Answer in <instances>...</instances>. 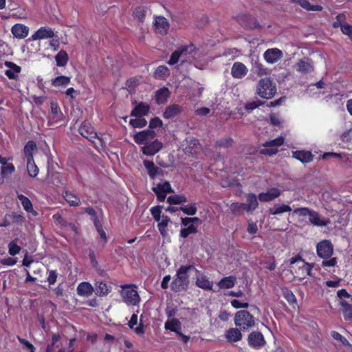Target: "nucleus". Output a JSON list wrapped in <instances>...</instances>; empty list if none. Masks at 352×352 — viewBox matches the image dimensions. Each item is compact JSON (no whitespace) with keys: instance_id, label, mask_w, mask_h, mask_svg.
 <instances>
[{"instance_id":"obj_1","label":"nucleus","mask_w":352,"mask_h":352,"mask_svg":"<svg viewBox=\"0 0 352 352\" xmlns=\"http://www.w3.org/2000/svg\"><path fill=\"white\" fill-rule=\"evenodd\" d=\"M195 270L199 274L200 272L195 268L193 265H181L177 270L175 278L170 283V288L175 292L186 291L189 285V271Z\"/></svg>"},{"instance_id":"obj_2","label":"nucleus","mask_w":352,"mask_h":352,"mask_svg":"<svg viewBox=\"0 0 352 352\" xmlns=\"http://www.w3.org/2000/svg\"><path fill=\"white\" fill-rule=\"evenodd\" d=\"M276 92V85L269 78H261L256 87L257 94L265 99H270L274 97Z\"/></svg>"},{"instance_id":"obj_3","label":"nucleus","mask_w":352,"mask_h":352,"mask_svg":"<svg viewBox=\"0 0 352 352\" xmlns=\"http://www.w3.org/2000/svg\"><path fill=\"white\" fill-rule=\"evenodd\" d=\"M234 324L242 331H247L255 325L254 316L246 310H240L235 314Z\"/></svg>"},{"instance_id":"obj_4","label":"nucleus","mask_w":352,"mask_h":352,"mask_svg":"<svg viewBox=\"0 0 352 352\" xmlns=\"http://www.w3.org/2000/svg\"><path fill=\"white\" fill-rule=\"evenodd\" d=\"M121 296L124 302L129 305H137L140 300L138 292L130 285L122 287Z\"/></svg>"},{"instance_id":"obj_5","label":"nucleus","mask_w":352,"mask_h":352,"mask_svg":"<svg viewBox=\"0 0 352 352\" xmlns=\"http://www.w3.org/2000/svg\"><path fill=\"white\" fill-rule=\"evenodd\" d=\"M316 252L319 257L323 259L330 258L333 253V245L329 240H322L318 243Z\"/></svg>"},{"instance_id":"obj_6","label":"nucleus","mask_w":352,"mask_h":352,"mask_svg":"<svg viewBox=\"0 0 352 352\" xmlns=\"http://www.w3.org/2000/svg\"><path fill=\"white\" fill-rule=\"evenodd\" d=\"M239 23L246 29H262L256 19L248 14H243L238 16Z\"/></svg>"},{"instance_id":"obj_7","label":"nucleus","mask_w":352,"mask_h":352,"mask_svg":"<svg viewBox=\"0 0 352 352\" xmlns=\"http://www.w3.org/2000/svg\"><path fill=\"white\" fill-rule=\"evenodd\" d=\"M156 136V133L153 130H144L137 133L133 135V140L138 144H147L150 140H152Z\"/></svg>"},{"instance_id":"obj_8","label":"nucleus","mask_w":352,"mask_h":352,"mask_svg":"<svg viewBox=\"0 0 352 352\" xmlns=\"http://www.w3.org/2000/svg\"><path fill=\"white\" fill-rule=\"evenodd\" d=\"M248 344L254 349L263 346L265 344L263 335L259 331H252L248 338Z\"/></svg>"},{"instance_id":"obj_9","label":"nucleus","mask_w":352,"mask_h":352,"mask_svg":"<svg viewBox=\"0 0 352 352\" xmlns=\"http://www.w3.org/2000/svg\"><path fill=\"white\" fill-rule=\"evenodd\" d=\"M79 133L89 141H94L97 137L94 127L87 122H83L79 127Z\"/></svg>"},{"instance_id":"obj_10","label":"nucleus","mask_w":352,"mask_h":352,"mask_svg":"<svg viewBox=\"0 0 352 352\" xmlns=\"http://www.w3.org/2000/svg\"><path fill=\"white\" fill-rule=\"evenodd\" d=\"M162 143L158 140H155L151 142L147 143L142 147V152L146 155H153L157 153L162 148Z\"/></svg>"},{"instance_id":"obj_11","label":"nucleus","mask_w":352,"mask_h":352,"mask_svg":"<svg viewBox=\"0 0 352 352\" xmlns=\"http://www.w3.org/2000/svg\"><path fill=\"white\" fill-rule=\"evenodd\" d=\"M296 69L304 74L312 72L314 71L312 60L307 57H304L297 63Z\"/></svg>"},{"instance_id":"obj_12","label":"nucleus","mask_w":352,"mask_h":352,"mask_svg":"<svg viewBox=\"0 0 352 352\" xmlns=\"http://www.w3.org/2000/svg\"><path fill=\"white\" fill-rule=\"evenodd\" d=\"M247 67L241 62H235L231 69V74L234 78H242L248 74Z\"/></svg>"},{"instance_id":"obj_13","label":"nucleus","mask_w":352,"mask_h":352,"mask_svg":"<svg viewBox=\"0 0 352 352\" xmlns=\"http://www.w3.org/2000/svg\"><path fill=\"white\" fill-rule=\"evenodd\" d=\"M183 111V108L177 104L168 105L165 109L163 116L165 119H174L179 116Z\"/></svg>"},{"instance_id":"obj_14","label":"nucleus","mask_w":352,"mask_h":352,"mask_svg":"<svg viewBox=\"0 0 352 352\" xmlns=\"http://www.w3.org/2000/svg\"><path fill=\"white\" fill-rule=\"evenodd\" d=\"M281 194L278 188H273L267 192H261L258 195V199L262 202H269L278 197Z\"/></svg>"},{"instance_id":"obj_15","label":"nucleus","mask_w":352,"mask_h":352,"mask_svg":"<svg viewBox=\"0 0 352 352\" xmlns=\"http://www.w3.org/2000/svg\"><path fill=\"white\" fill-rule=\"evenodd\" d=\"M11 32L15 38L21 39L28 36L29 28L23 24L16 23L12 27Z\"/></svg>"},{"instance_id":"obj_16","label":"nucleus","mask_w":352,"mask_h":352,"mask_svg":"<svg viewBox=\"0 0 352 352\" xmlns=\"http://www.w3.org/2000/svg\"><path fill=\"white\" fill-rule=\"evenodd\" d=\"M142 318H143V316L141 315L139 325L137 327L134 328V326L138 324V316L136 314H133L131 318V320L129 321V323H128L130 329H133L135 333L138 335L144 333L145 326L143 324Z\"/></svg>"},{"instance_id":"obj_17","label":"nucleus","mask_w":352,"mask_h":352,"mask_svg":"<svg viewBox=\"0 0 352 352\" xmlns=\"http://www.w3.org/2000/svg\"><path fill=\"white\" fill-rule=\"evenodd\" d=\"M241 331V330L238 328H230L225 333L226 340L230 343L240 341L243 338Z\"/></svg>"},{"instance_id":"obj_18","label":"nucleus","mask_w":352,"mask_h":352,"mask_svg":"<svg viewBox=\"0 0 352 352\" xmlns=\"http://www.w3.org/2000/svg\"><path fill=\"white\" fill-rule=\"evenodd\" d=\"M149 110V105L142 102L134 107L131 111L130 116L136 118L142 117L144 116H146L148 113Z\"/></svg>"},{"instance_id":"obj_19","label":"nucleus","mask_w":352,"mask_h":352,"mask_svg":"<svg viewBox=\"0 0 352 352\" xmlns=\"http://www.w3.org/2000/svg\"><path fill=\"white\" fill-rule=\"evenodd\" d=\"M282 56V52L277 48L269 49L264 53V58L267 62L274 63L278 60Z\"/></svg>"},{"instance_id":"obj_20","label":"nucleus","mask_w":352,"mask_h":352,"mask_svg":"<svg viewBox=\"0 0 352 352\" xmlns=\"http://www.w3.org/2000/svg\"><path fill=\"white\" fill-rule=\"evenodd\" d=\"M54 36L53 30L47 27H43L38 29L32 36V40H38L47 38H52Z\"/></svg>"},{"instance_id":"obj_21","label":"nucleus","mask_w":352,"mask_h":352,"mask_svg":"<svg viewBox=\"0 0 352 352\" xmlns=\"http://www.w3.org/2000/svg\"><path fill=\"white\" fill-rule=\"evenodd\" d=\"M94 287V292L97 296H107L111 292V287L102 280H96Z\"/></svg>"},{"instance_id":"obj_22","label":"nucleus","mask_w":352,"mask_h":352,"mask_svg":"<svg viewBox=\"0 0 352 352\" xmlns=\"http://www.w3.org/2000/svg\"><path fill=\"white\" fill-rule=\"evenodd\" d=\"M292 157L302 163H308L313 160L314 155L308 151H296L292 152Z\"/></svg>"},{"instance_id":"obj_23","label":"nucleus","mask_w":352,"mask_h":352,"mask_svg":"<svg viewBox=\"0 0 352 352\" xmlns=\"http://www.w3.org/2000/svg\"><path fill=\"white\" fill-rule=\"evenodd\" d=\"M170 96V91L168 88L162 87L156 91L155 98L157 104H162L167 102Z\"/></svg>"},{"instance_id":"obj_24","label":"nucleus","mask_w":352,"mask_h":352,"mask_svg":"<svg viewBox=\"0 0 352 352\" xmlns=\"http://www.w3.org/2000/svg\"><path fill=\"white\" fill-rule=\"evenodd\" d=\"M5 65L9 68L5 72V74L10 79H16L17 77V74L21 72V67L14 63L10 61H6Z\"/></svg>"},{"instance_id":"obj_25","label":"nucleus","mask_w":352,"mask_h":352,"mask_svg":"<svg viewBox=\"0 0 352 352\" xmlns=\"http://www.w3.org/2000/svg\"><path fill=\"white\" fill-rule=\"evenodd\" d=\"M188 49V46H182L176 50L175 52H173L170 56L169 60L167 62L168 64L170 65L176 64L179 61L180 57L186 55Z\"/></svg>"},{"instance_id":"obj_26","label":"nucleus","mask_w":352,"mask_h":352,"mask_svg":"<svg viewBox=\"0 0 352 352\" xmlns=\"http://www.w3.org/2000/svg\"><path fill=\"white\" fill-rule=\"evenodd\" d=\"M309 222L316 226H326L330 221L328 219H321L318 212L312 210L309 215Z\"/></svg>"},{"instance_id":"obj_27","label":"nucleus","mask_w":352,"mask_h":352,"mask_svg":"<svg viewBox=\"0 0 352 352\" xmlns=\"http://www.w3.org/2000/svg\"><path fill=\"white\" fill-rule=\"evenodd\" d=\"M94 291V287L88 282H82L77 287V293L79 296H89L93 294Z\"/></svg>"},{"instance_id":"obj_28","label":"nucleus","mask_w":352,"mask_h":352,"mask_svg":"<svg viewBox=\"0 0 352 352\" xmlns=\"http://www.w3.org/2000/svg\"><path fill=\"white\" fill-rule=\"evenodd\" d=\"M144 166L147 170L148 175L152 179L155 178L157 175H160L162 171V169L156 166L152 161L144 160Z\"/></svg>"},{"instance_id":"obj_29","label":"nucleus","mask_w":352,"mask_h":352,"mask_svg":"<svg viewBox=\"0 0 352 352\" xmlns=\"http://www.w3.org/2000/svg\"><path fill=\"white\" fill-rule=\"evenodd\" d=\"M0 163L2 164L1 175L2 177H6L14 171V166L11 163H7L4 157L0 156Z\"/></svg>"},{"instance_id":"obj_30","label":"nucleus","mask_w":352,"mask_h":352,"mask_svg":"<svg viewBox=\"0 0 352 352\" xmlns=\"http://www.w3.org/2000/svg\"><path fill=\"white\" fill-rule=\"evenodd\" d=\"M244 205L246 211L249 212L254 210L258 206L256 195L254 193H249L247 195V203L244 204Z\"/></svg>"},{"instance_id":"obj_31","label":"nucleus","mask_w":352,"mask_h":352,"mask_svg":"<svg viewBox=\"0 0 352 352\" xmlns=\"http://www.w3.org/2000/svg\"><path fill=\"white\" fill-rule=\"evenodd\" d=\"M236 278L234 276H230L223 278L218 283L217 285L221 289H230L235 285Z\"/></svg>"},{"instance_id":"obj_32","label":"nucleus","mask_w":352,"mask_h":352,"mask_svg":"<svg viewBox=\"0 0 352 352\" xmlns=\"http://www.w3.org/2000/svg\"><path fill=\"white\" fill-rule=\"evenodd\" d=\"M292 2L297 3L302 8L309 11H321L322 7L320 5L312 6L307 0H291Z\"/></svg>"},{"instance_id":"obj_33","label":"nucleus","mask_w":352,"mask_h":352,"mask_svg":"<svg viewBox=\"0 0 352 352\" xmlns=\"http://www.w3.org/2000/svg\"><path fill=\"white\" fill-rule=\"evenodd\" d=\"M196 285L205 290H211L212 288V282L210 281L205 276H201L197 278Z\"/></svg>"},{"instance_id":"obj_34","label":"nucleus","mask_w":352,"mask_h":352,"mask_svg":"<svg viewBox=\"0 0 352 352\" xmlns=\"http://www.w3.org/2000/svg\"><path fill=\"white\" fill-rule=\"evenodd\" d=\"M154 25L157 29L161 30V32L163 31L165 34L167 33L169 28V23L164 16H157Z\"/></svg>"},{"instance_id":"obj_35","label":"nucleus","mask_w":352,"mask_h":352,"mask_svg":"<svg viewBox=\"0 0 352 352\" xmlns=\"http://www.w3.org/2000/svg\"><path fill=\"white\" fill-rule=\"evenodd\" d=\"M292 208L286 204H275L272 208L268 210L269 213L272 215L279 214L286 212H290Z\"/></svg>"},{"instance_id":"obj_36","label":"nucleus","mask_w":352,"mask_h":352,"mask_svg":"<svg viewBox=\"0 0 352 352\" xmlns=\"http://www.w3.org/2000/svg\"><path fill=\"white\" fill-rule=\"evenodd\" d=\"M63 196L65 201L72 206H78L80 204L79 197L69 191H65Z\"/></svg>"},{"instance_id":"obj_37","label":"nucleus","mask_w":352,"mask_h":352,"mask_svg":"<svg viewBox=\"0 0 352 352\" xmlns=\"http://www.w3.org/2000/svg\"><path fill=\"white\" fill-rule=\"evenodd\" d=\"M55 60L57 66H65L69 60L67 53L63 50L59 51V52L55 56Z\"/></svg>"},{"instance_id":"obj_38","label":"nucleus","mask_w":352,"mask_h":352,"mask_svg":"<svg viewBox=\"0 0 352 352\" xmlns=\"http://www.w3.org/2000/svg\"><path fill=\"white\" fill-rule=\"evenodd\" d=\"M18 199L21 201L23 208L28 212H33L34 215L37 214V212L34 211L33 206L31 201L27 197L22 194L18 195Z\"/></svg>"},{"instance_id":"obj_39","label":"nucleus","mask_w":352,"mask_h":352,"mask_svg":"<svg viewBox=\"0 0 352 352\" xmlns=\"http://www.w3.org/2000/svg\"><path fill=\"white\" fill-rule=\"evenodd\" d=\"M164 327L166 329H169L171 331H174L179 333L181 329V322L179 320L173 318L170 320H168L165 322Z\"/></svg>"},{"instance_id":"obj_40","label":"nucleus","mask_w":352,"mask_h":352,"mask_svg":"<svg viewBox=\"0 0 352 352\" xmlns=\"http://www.w3.org/2000/svg\"><path fill=\"white\" fill-rule=\"evenodd\" d=\"M340 304L343 307L342 313L345 320H352V305L345 300H341Z\"/></svg>"},{"instance_id":"obj_41","label":"nucleus","mask_w":352,"mask_h":352,"mask_svg":"<svg viewBox=\"0 0 352 352\" xmlns=\"http://www.w3.org/2000/svg\"><path fill=\"white\" fill-rule=\"evenodd\" d=\"M187 201L186 197L184 195H171L167 198V202L170 205L181 204L187 202Z\"/></svg>"},{"instance_id":"obj_42","label":"nucleus","mask_w":352,"mask_h":352,"mask_svg":"<svg viewBox=\"0 0 352 352\" xmlns=\"http://www.w3.org/2000/svg\"><path fill=\"white\" fill-rule=\"evenodd\" d=\"M70 82V78L65 76H59L52 80V85L54 87L66 86Z\"/></svg>"},{"instance_id":"obj_43","label":"nucleus","mask_w":352,"mask_h":352,"mask_svg":"<svg viewBox=\"0 0 352 352\" xmlns=\"http://www.w3.org/2000/svg\"><path fill=\"white\" fill-rule=\"evenodd\" d=\"M233 140L231 138L227 137L216 141L215 148H229L233 144Z\"/></svg>"},{"instance_id":"obj_44","label":"nucleus","mask_w":352,"mask_h":352,"mask_svg":"<svg viewBox=\"0 0 352 352\" xmlns=\"http://www.w3.org/2000/svg\"><path fill=\"white\" fill-rule=\"evenodd\" d=\"M27 170L29 175L31 177H35L38 173V168L35 164L34 162V159L32 160H27Z\"/></svg>"},{"instance_id":"obj_45","label":"nucleus","mask_w":352,"mask_h":352,"mask_svg":"<svg viewBox=\"0 0 352 352\" xmlns=\"http://www.w3.org/2000/svg\"><path fill=\"white\" fill-rule=\"evenodd\" d=\"M36 149V143L34 141H28L24 147V153L27 157V160H32V151Z\"/></svg>"},{"instance_id":"obj_46","label":"nucleus","mask_w":352,"mask_h":352,"mask_svg":"<svg viewBox=\"0 0 352 352\" xmlns=\"http://www.w3.org/2000/svg\"><path fill=\"white\" fill-rule=\"evenodd\" d=\"M170 75L168 68L165 65H160L157 67L155 72V76L157 78H165Z\"/></svg>"},{"instance_id":"obj_47","label":"nucleus","mask_w":352,"mask_h":352,"mask_svg":"<svg viewBox=\"0 0 352 352\" xmlns=\"http://www.w3.org/2000/svg\"><path fill=\"white\" fill-rule=\"evenodd\" d=\"M197 232V228L192 225V223L188 224L180 230V236L183 238H186L190 234H195Z\"/></svg>"},{"instance_id":"obj_48","label":"nucleus","mask_w":352,"mask_h":352,"mask_svg":"<svg viewBox=\"0 0 352 352\" xmlns=\"http://www.w3.org/2000/svg\"><path fill=\"white\" fill-rule=\"evenodd\" d=\"M92 220H93L94 224L96 227V229L98 231V232L99 233L101 239H102L104 240V241L106 242L107 241L106 233L104 231V230L102 229V224L100 223L98 217H95V219H92Z\"/></svg>"},{"instance_id":"obj_49","label":"nucleus","mask_w":352,"mask_h":352,"mask_svg":"<svg viewBox=\"0 0 352 352\" xmlns=\"http://www.w3.org/2000/svg\"><path fill=\"white\" fill-rule=\"evenodd\" d=\"M284 142V139L282 137L277 138L270 141H267L263 144L264 147H274L277 148L281 146Z\"/></svg>"},{"instance_id":"obj_50","label":"nucleus","mask_w":352,"mask_h":352,"mask_svg":"<svg viewBox=\"0 0 352 352\" xmlns=\"http://www.w3.org/2000/svg\"><path fill=\"white\" fill-rule=\"evenodd\" d=\"M17 239L10 241L8 244V252L10 255L14 256L19 253L21 248L16 243Z\"/></svg>"},{"instance_id":"obj_51","label":"nucleus","mask_w":352,"mask_h":352,"mask_svg":"<svg viewBox=\"0 0 352 352\" xmlns=\"http://www.w3.org/2000/svg\"><path fill=\"white\" fill-rule=\"evenodd\" d=\"M179 210L187 215H194L196 214L197 208L195 204L186 205L179 207Z\"/></svg>"},{"instance_id":"obj_52","label":"nucleus","mask_w":352,"mask_h":352,"mask_svg":"<svg viewBox=\"0 0 352 352\" xmlns=\"http://www.w3.org/2000/svg\"><path fill=\"white\" fill-rule=\"evenodd\" d=\"M230 209L232 213L236 214H240L243 212V211L245 210L244 204L237 202L232 203L230 206Z\"/></svg>"},{"instance_id":"obj_53","label":"nucleus","mask_w":352,"mask_h":352,"mask_svg":"<svg viewBox=\"0 0 352 352\" xmlns=\"http://www.w3.org/2000/svg\"><path fill=\"white\" fill-rule=\"evenodd\" d=\"M129 124L133 128H142L147 124V122L144 118L140 117L138 118L131 119L129 122Z\"/></svg>"},{"instance_id":"obj_54","label":"nucleus","mask_w":352,"mask_h":352,"mask_svg":"<svg viewBox=\"0 0 352 352\" xmlns=\"http://www.w3.org/2000/svg\"><path fill=\"white\" fill-rule=\"evenodd\" d=\"M51 113L53 116L52 119L56 122L60 120L62 116V113L59 111V107L57 103L55 102H51Z\"/></svg>"},{"instance_id":"obj_55","label":"nucleus","mask_w":352,"mask_h":352,"mask_svg":"<svg viewBox=\"0 0 352 352\" xmlns=\"http://www.w3.org/2000/svg\"><path fill=\"white\" fill-rule=\"evenodd\" d=\"M135 17L141 23H143L146 16V10L144 7H137L134 11Z\"/></svg>"},{"instance_id":"obj_56","label":"nucleus","mask_w":352,"mask_h":352,"mask_svg":"<svg viewBox=\"0 0 352 352\" xmlns=\"http://www.w3.org/2000/svg\"><path fill=\"white\" fill-rule=\"evenodd\" d=\"M182 226L184 227L187 226L190 223L195 225V223H201V221L198 217H184L181 218Z\"/></svg>"},{"instance_id":"obj_57","label":"nucleus","mask_w":352,"mask_h":352,"mask_svg":"<svg viewBox=\"0 0 352 352\" xmlns=\"http://www.w3.org/2000/svg\"><path fill=\"white\" fill-rule=\"evenodd\" d=\"M283 294L289 303L292 304L296 302V297L291 290L285 288L283 289Z\"/></svg>"},{"instance_id":"obj_58","label":"nucleus","mask_w":352,"mask_h":352,"mask_svg":"<svg viewBox=\"0 0 352 352\" xmlns=\"http://www.w3.org/2000/svg\"><path fill=\"white\" fill-rule=\"evenodd\" d=\"M265 102L264 101H261L258 100L256 101L249 102L245 104V109L248 111H251L255 109L256 108L258 107L259 106L264 104Z\"/></svg>"},{"instance_id":"obj_59","label":"nucleus","mask_w":352,"mask_h":352,"mask_svg":"<svg viewBox=\"0 0 352 352\" xmlns=\"http://www.w3.org/2000/svg\"><path fill=\"white\" fill-rule=\"evenodd\" d=\"M163 208L162 206H157L151 208V212L153 217V219L159 222L161 219V209Z\"/></svg>"},{"instance_id":"obj_60","label":"nucleus","mask_w":352,"mask_h":352,"mask_svg":"<svg viewBox=\"0 0 352 352\" xmlns=\"http://www.w3.org/2000/svg\"><path fill=\"white\" fill-rule=\"evenodd\" d=\"M331 336L336 340H339L344 346H351L348 340L337 331H332Z\"/></svg>"},{"instance_id":"obj_61","label":"nucleus","mask_w":352,"mask_h":352,"mask_svg":"<svg viewBox=\"0 0 352 352\" xmlns=\"http://www.w3.org/2000/svg\"><path fill=\"white\" fill-rule=\"evenodd\" d=\"M155 187L156 189L160 190V191L162 190L165 193L173 192L170 184L168 182H165L164 184H158Z\"/></svg>"},{"instance_id":"obj_62","label":"nucleus","mask_w":352,"mask_h":352,"mask_svg":"<svg viewBox=\"0 0 352 352\" xmlns=\"http://www.w3.org/2000/svg\"><path fill=\"white\" fill-rule=\"evenodd\" d=\"M341 31L343 34L348 35L350 39L352 41V25L346 23H344L341 25Z\"/></svg>"},{"instance_id":"obj_63","label":"nucleus","mask_w":352,"mask_h":352,"mask_svg":"<svg viewBox=\"0 0 352 352\" xmlns=\"http://www.w3.org/2000/svg\"><path fill=\"white\" fill-rule=\"evenodd\" d=\"M312 210L309 209L308 208H298L294 210V212L300 215V216H309L310 215Z\"/></svg>"},{"instance_id":"obj_64","label":"nucleus","mask_w":352,"mask_h":352,"mask_svg":"<svg viewBox=\"0 0 352 352\" xmlns=\"http://www.w3.org/2000/svg\"><path fill=\"white\" fill-rule=\"evenodd\" d=\"M162 126V121L158 118L155 117L152 118L149 122V128L151 130L153 129H155L157 127H160Z\"/></svg>"}]
</instances>
